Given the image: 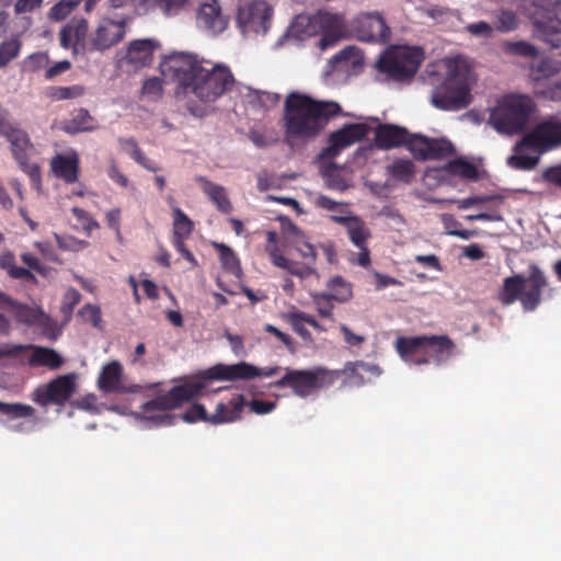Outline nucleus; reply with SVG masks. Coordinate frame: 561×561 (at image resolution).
Returning <instances> with one entry per match:
<instances>
[{"mask_svg": "<svg viewBox=\"0 0 561 561\" xmlns=\"http://www.w3.org/2000/svg\"><path fill=\"white\" fill-rule=\"evenodd\" d=\"M119 144L138 164L152 172L159 171L160 168L145 156L134 138L119 139Z\"/></svg>", "mask_w": 561, "mask_h": 561, "instance_id": "37", "label": "nucleus"}, {"mask_svg": "<svg viewBox=\"0 0 561 561\" xmlns=\"http://www.w3.org/2000/svg\"><path fill=\"white\" fill-rule=\"evenodd\" d=\"M94 129V118L88 110L82 107L73 113L72 118L65 126V131L69 134L92 131Z\"/></svg>", "mask_w": 561, "mask_h": 561, "instance_id": "33", "label": "nucleus"}, {"mask_svg": "<svg viewBox=\"0 0 561 561\" xmlns=\"http://www.w3.org/2000/svg\"><path fill=\"white\" fill-rule=\"evenodd\" d=\"M158 47L159 44L153 39H135L127 46L122 60L137 69L149 66Z\"/></svg>", "mask_w": 561, "mask_h": 561, "instance_id": "24", "label": "nucleus"}, {"mask_svg": "<svg viewBox=\"0 0 561 561\" xmlns=\"http://www.w3.org/2000/svg\"><path fill=\"white\" fill-rule=\"evenodd\" d=\"M330 293H321L322 298H333L339 302H345L352 297L351 285L342 276H334L328 282Z\"/></svg>", "mask_w": 561, "mask_h": 561, "instance_id": "34", "label": "nucleus"}, {"mask_svg": "<svg viewBox=\"0 0 561 561\" xmlns=\"http://www.w3.org/2000/svg\"><path fill=\"white\" fill-rule=\"evenodd\" d=\"M79 314L85 322H91L95 328H99L102 322L101 310L98 306L87 304L80 309Z\"/></svg>", "mask_w": 561, "mask_h": 561, "instance_id": "55", "label": "nucleus"}, {"mask_svg": "<svg viewBox=\"0 0 561 561\" xmlns=\"http://www.w3.org/2000/svg\"><path fill=\"white\" fill-rule=\"evenodd\" d=\"M542 178L546 182H549L561 188V163L547 168L542 172Z\"/></svg>", "mask_w": 561, "mask_h": 561, "instance_id": "64", "label": "nucleus"}, {"mask_svg": "<svg viewBox=\"0 0 561 561\" xmlns=\"http://www.w3.org/2000/svg\"><path fill=\"white\" fill-rule=\"evenodd\" d=\"M21 46V41L16 37H11L0 44V68L7 66L19 55Z\"/></svg>", "mask_w": 561, "mask_h": 561, "instance_id": "47", "label": "nucleus"}, {"mask_svg": "<svg viewBox=\"0 0 561 561\" xmlns=\"http://www.w3.org/2000/svg\"><path fill=\"white\" fill-rule=\"evenodd\" d=\"M121 218L122 211L119 208H113L105 213V219L108 228L114 230L117 234L121 233Z\"/></svg>", "mask_w": 561, "mask_h": 561, "instance_id": "63", "label": "nucleus"}, {"mask_svg": "<svg viewBox=\"0 0 561 561\" xmlns=\"http://www.w3.org/2000/svg\"><path fill=\"white\" fill-rule=\"evenodd\" d=\"M470 84V69L465 64L455 61L449 66L446 79L434 89L431 102L442 111L466 108L472 101Z\"/></svg>", "mask_w": 561, "mask_h": 561, "instance_id": "7", "label": "nucleus"}, {"mask_svg": "<svg viewBox=\"0 0 561 561\" xmlns=\"http://www.w3.org/2000/svg\"><path fill=\"white\" fill-rule=\"evenodd\" d=\"M422 60L420 48L399 46L386 50L378 59L377 68L389 78L403 81L414 77Z\"/></svg>", "mask_w": 561, "mask_h": 561, "instance_id": "11", "label": "nucleus"}, {"mask_svg": "<svg viewBox=\"0 0 561 561\" xmlns=\"http://www.w3.org/2000/svg\"><path fill=\"white\" fill-rule=\"evenodd\" d=\"M536 36L550 45L551 48L561 47V20L556 14L545 15V19L534 21Z\"/></svg>", "mask_w": 561, "mask_h": 561, "instance_id": "29", "label": "nucleus"}, {"mask_svg": "<svg viewBox=\"0 0 561 561\" xmlns=\"http://www.w3.org/2000/svg\"><path fill=\"white\" fill-rule=\"evenodd\" d=\"M352 27L362 42L386 43L391 35L390 27L378 12L359 14L354 20Z\"/></svg>", "mask_w": 561, "mask_h": 561, "instance_id": "19", "label": "nucleus"}, {"mask_svg": "<svg viewBox=\"0 0 561 561\" xmlns=\"http://www.w3.org/2000/svg\"><path fill=\"white\" fill-rule=\"evenodd\" d=\"M0 414L5 416L7 421L28 419L34 416L35 409L25 403H8L0 401Z\"/></svg>", "mask_w": 561, "mask_h": 561, "instance_id": "35", "label": "nucleus"}, {"mask_svg": "<svg viewBox=\"0 0 561 561\" xmlns=\"http://www.w3.org/2000/svg\"><path fill=\"white\" fill-rule=\"evenodd\" d=\"M426 335L399 336L394 342V348L399 356L412 365H422L417 360L424 355Z\"/></svg>", "mask_w": 561, "mask_h": 561, "instance_id": "28", "label": "nucleus"}, {"mask_svg": "<svg viewBox=\"0 0 561 561\" xmlns=\"http://www.w3.org/2000/svg\"><path fill=\"white\" fill-rule=\"evenodd\" d=\"M560 64L550 58H543L538 64L531 67V80L535 84H542V82L556 79L560 72Z\"/></svg>", "mask_w": 561, "mask_h": 561, "instance_id": "31", "label": "nucleus"}, {"mask_svg": "<svg viewBox=\"0 0 561 561\" xmlns=\"http://www.w3.org/2000/svg\"><path fill=\"white\" fill-rule=\"evenodd\" d=\"M370 129V126L365 123L345 124L342 128L330 134L329 145L321 150L320 158H336L342 150L366 138Z\"/></svg>", "mask_w": 561, "mask_h": 561, "instance_id": "16", "label": "nucleus"}, {"mask_svg": "<svg viewBox=\"0 0 561 561\" xmlns=\"http://www.w3.org/2000/svg\"><path fill=\"white\" fill-rule=\"evenodd\" d=\"M27 350L32 351V354L27 359V364L31 367H46L55 370L64 364V358L55 350L37 345L1 344L0 359L3 357H18Z\"/></svg>", "mask_w": 561, "mask_h": 561, "instance_id": "17", "label": "nucleus"}, {"mask_svg": "<svg viewBox=\"0 0 561 561\" xmlns=\"http://www.w3.org/2000/svg\"><path fill=\"white\" fill-rule=\"evenodd\" d=\"M508 164L517 170H533L539 162V157L529 154H513L507 160Z\"/></svg>", "mask_w": 561, "mask_h": 561, "instance_id": "52", "label": "nucleus"}, {"mask_svg": "<svg viewBox=\"0 0 561 561\" xmlns=\"http://www.w3.org/2000/svg\"><path fill=\"white\" fill-rule=\"evenodd\" d=\"M548 285L547 276L536 264L528 267V276L516 274L504 278L497 299L503 306L519 300L525 311H534L541 302V293Z\"/></svg>", "mask_w": 561, "mask_h": 561, "instance_id": "6", "label": "nucleus"}, {"mask_svg": "<svg viewBox=\"0 0 561 561\" xmlns=\"http://www.w3.org/2000/svg\"><path fill=\"white\" fill-rule=\"evenodd\" d=\"M159 382L145 386L124 383L123 366L117 360H112L103 366L98 378V387L105 393H147L152 391L154 397L141 404V413L145 419L154 421L157 424L164 423L168 415H152L153 412H164L181 407L184 402L203 393L204 383L201 381H188L175 386L167 392H157Z\"/></svg>", "mask_w": 561, "mask_h": 561, "instance_id": "2", "label": "nucleus"}, {"mask_svg": "<svg viewBox=\"0 0 561 561\" xmlns=\"http://www.w3.org/2000/svg\"><path fill=\"white\" fill-rule=\"evenodd\" d=\"M453 152L454 147L450 141L430 138V145L426 152L428 160L444 159L451 156Z\"/></svg>", "mask_w": 561, "mask_h": 561, "instance_id": "44", "label": "nucleus"}, {"mask_svg": "<svg viewBox=\"0 0 561 561\" xmlns=\"http://www.w3.org/2000/svg\"><path fill=\"white\" fill-rule=\"evenodd\" d=\"M409 131L407 128L392 125L379 124L375 129V146L378 149L389 150L405 145Z\"/></svg>", "mask_w": 561, "mask_h": 561, "instance_id": "25", "label": "nucleus"}, {"mask_svg": "<svg viewBox=\"0 0 561 561\" xmlns=\"http://www.w3.org/2000/svg\"><path fill=\"white\" fill-rule=\"evenodd\" d=\"M389 172L393 179L409 183L414 175V163L411 160L398 159L389 167Z\"/></svg>", "mask_w": 561, "mask_h": 561, "instance_id": "43", "label": "nucleus"}, {"mask_svg": "<svg viewBox=\"0 0 561 561\" xmlns=\"http://www.w3.org/2000/svg\"><path fill=\"white\" fill-rule=\"evenodd\" d=\"M159 68L165 79L176 83L178 96H193L203 103L215 102L234 84L228 67H207L191 54L173 53L164 57Z\"/></svg>", "mask_w": 561, "mask_h": 561, "instance_id": "1", "label": "nucleus"}, {"mask_svg": "<svg viewBox=\"0 0 561 561\" xmlns=\"http://www.w3.org/2000/svg\"><path fill=\"white\" fill-rule=\"evenodd\" d=\"M196 22L203 30L218 35L228 27L229 16L222 13L218 0H202L197 8Z\"/></svg>", "mask_w": 561, "mask_h": 561, "instance_id": "20", "label": "nucleus"}, {"mask_svg": "<svg viewBox=\"0 0 561 561\" xmlns=\"http://www.w3.org/2000/svg\"><path fill=\"white\" fill-rule=\"evenodd\" d=\"M330 218L333 222L339 224L346 229L348 238L355 247L367 245V241L371 238V232L360 217L356 215H332Z\"/></svg>", "mask_w": 561, "mask_h": 561, "instance_id": "26", "label": "nucleus"}, {"mask_svg": "<svg viewBox=\"0 0 561 561\" xmlns=\"http://www.w3.org/2000/svg\"><path fill=\"white\" fill-rule=\"evenodd\" d=\"M162 81L157 77L147 79L142 85V93L148 95L159 96L162 94Z\"/></svg>", "mask_w": 561, "mask_h": 561, "instance_id": "62", "label": "nucleus"}, {"mask_svg": "<svg viewBox=\"0 0 561 561\" xmlns=\"http://www.w3.org/2000/svg\"><path fill=\"white\" fill-rule=\"evenodd\" d=\"M245 405L243 394H234L228 401H221L216 405L215 412L209 416L210 424L231 423L241 419Z\"/></svg>", "mask_w": 561, "mask_h": 561, "instance_id": "27", "label": "nucleus"}, {"mask_svg": "<svg viewBox=\"0 0 561 561\" xmlns=\"http://www.w3.org/2000/svg\"><path fill=\"white\" fill-rule=\"evenodd\" d=\"M467 31L474 36L491 37L493 34V27L491 24L479 21L467 25Z\"/></svg>", "mask_w": 561, "mask_h": 561, "instance_id": "58", "label": "nucleus"}, {"mask_svg": "<svg viewBox=\"0 0 561 561\" xmlns=\"http://www.w3.org/2000/svg\"><path fill=\"white\" fill-rule=\"evenodd\" d=\"M280 366L260 368L247 362L232 365L217 364L199 374L196 381L204 383L209 380H249L256 377H273L279 373Z\"/></svg>", "mask_w": 561, "mask_h": 561, "instance_id": "12", "label": "nucleus"}, {"mask_svg": "<svg viewBox=\"0 0 561 561\" xmlns=\"http://www.w3.org/2000/svg\"><path fill=\"white\" fill-rule=\"evenodd\" d=\"M447 171L466 180L476 181L479 178L477 167L462 159H456L447 164Z\"/></svg>", "mask_w": 561, "mask_h": 561, "instance_id": "40", "label": "nucleus"}, {"mask_svg": "<svg viewBox=\"0 0 561 561\" xmlns=\"http://www.w3.org/2000/svg\"><path fill=\"white\" fill-rule=\"evenodd\" d=\"M291 27L300 38L320 35L318 46L325 50L335 46L342 38L346 23L342 13L319 10L311 15H297Z\"/></svg>", "mask_w": 561, "mask_h": 561, "instance_id": "8", "label": "nucleus"}, {"mask_svg": "<svg viewBox=\"0 0 561 561\" xmlns=\"http://www.w3.org/2000/svg\"><path fill=\"white\" fill-rule=\"evenodd\" d=\"M250 103L263 110L276 106L280 100L279 94L255 90L249 94Z\"/></svg>", "mask_w": 561, "mask_h": 561, "instance_id": "45", "label": "nucleus"}, {"mask_svg": "<svg viewBox=\"0 0 561 561\" xmlns=\"http://www.w3.org/2000/svg\"><path fill=\"white\" fill-rule=\"evenodd\" d=\"M428 145L430 138L417 134H409L408 140L405 141V146L411 151L413 157L423 161L428 160V156H426Z\"/></svg>", "mask_w": 561, "mask_h": 561, "instance_id": "41", "label": "nucleus"}, {"mask_svg": "<svg viewBox=\"0 0 561 561\" xmlns=\"http://www.w3.org/2000/svg\"><path fill=\"white\" fill-rule=\"evenodd\" d=\"M414 261L426 268H432L437 272L443 271V266L440 264L439 257L435 254H426V255L419 254V255H415Z\"/></svg>", "mask_w": 561, "mask_h": 561, "instance_id": "60", "label": "nucleus"}, {"mask_svg": "<svg viewBox=\"0 0 561 561\" xmlns=\"http://www.w3.org/2000/svg\"><path fill=\"white\" fill-rule=\"evenodd\" d=\"M520 146H526L540 153L560 147L561 119L557 115L545 117L523 138Z\"/></svg>", "mask_w": 561, "mask_h": 561, "instance_id": "13", "label": "nucleus"}, {"mask_svg": "<svg viewBox=\"0 0 561 561\" xmlns=\"http://www.w3.org/2000/svg\"><path fill=\"white\" fill-rule=\"evenodd\" d=\"M519 21L511 10H501L495 16V28L501 33H508L518 27Z\"/></svg>", "mask_w": 561, "mask_h": 561, "instance_id": "46", "label": "nucleus"}, {"mask_svg": "<svg viewBox=\"0 0 561 561\" xmlns=\"http://www.w3.org/2000/svg\"><path fill=\"white\" fill-rule=\"evenodd\" d=\"M554 7L553 0H525V9L528 14L535 20L538 14H551Z\"/></svg>", "mask_w": 561, "mask_h": 561, "instance_id": "51", "label": "nucleus"}, {"mask_svg": "<svg viewBox=\"0 0 561 561\" xmlns=\"http://www.w3.org/2000/svg\"><path fill=\"white\" fill-rule=\"evenodd\" d=\"M341 114L342 107L334 101H319L307 94L290 92L285 99L282 117L285 142L294 147L316 139L330 119Z\"/></svg>", "mask_w": 561, "mask_h": 561, "instance_id": "3", "label": "nucleus"}, {"mask_svg": "<svg viewBox=\"0 0 561 561\" xmlns=\"http://www.w3.org/2000/svg\"><path fill=\"white\" fill-rule=\"evenodd\" d=\"M84 94V88L79 84L71 87H54L50 89L49 96L55 101L80 98Z\"/></svg>", "mask_w": 561, "mask_h": 561, "instance_id": "50", "label": "nucleus"}, {"mask_svg": "<svg viewBox=\"0 0 561 561\" xmlns=\"http://www.w3.org/2000/svg\"><path fill=\"white\" fill-rule=\"evenodd\" d=\"M209 416L210 414L206 412L203 404L195 403L183 414V420L190 423L196 421H205L209 423Z\"/></svg>", "mask_w": 561, "mask_h": 561, "instance_id": "56", "label": "nucleus"}, {"mask_svg": "<svg viewBox=\"0 0 561 561\" xmlns=\"http://www.w3.org/2000/svg\"><path fill=\"white\" fill-rule=\"evenodd\" d=\"M288 243L298 252L304 260L302 262L287 259L278 248L277 232H266L265 252L267 253L272 264L287 271L290 275L300 279H307L313 275H318L316 268L318 257L316 248L310 242L307 234L296 225H291L288 229Z\"/></svg>", "mask_w": 561, "mask_h": 561, "instance_id": "4", "label": "nucleus"}, {"mask_svg": "<svg viewBox=\"0 0 561 561\" xmlns=\"http://www.w3.org/2000/svg\"><path fill=\"white\" fill-rule=\"evenodd\" d=\"M0 136L10 144V151L19 167L35 184L41 182V169L36 163L30 162L35 146L26 130L21 128L12 118L8 108L0 105Z\"/></svg>", "mask_w": 561, "mask_h": 561, "instance_id": "9", "label": "nucleus"}, {"mask_svg": "<svg viewBox=\"0 0 561 561\" xmlns=\"http://www.w3.org/2000/svg\"><path fill=\"white\" fill-rule=\"evenodd\" d=\"M82 0H59L49 10L48 16L54 21H61L66 19L81 2Z\"/></svg>", "mask_w": 561, "mask_h": 561, "instance_id": "48", "label": "nucleus"}, {"mask_svg": "<svg viewBox=\"0 0 561 561\" xmlns=\"http://www.w3.org/2000/svg\"><path fill=\"white\" fill-rule=\"evenodd\" d=\"M81 301V294L76 288H69L62 298L61 312L65 317H71L75 307Z\"/></svg>", "mask_w": 561, "mask_h": 561, "instance_id": "53", "label": "nucleus"}, {"mask_svg": "<svg viewBox=\"0 0 561 561\" xmlns=\"http://www.w3.org/2000/svg\"><path fill=\"white\" fill-rule=\"evenodd\" d=\"M76 378L73 375L58 376L44 387L34 390L33 400L42 405H64L76 391Z\"/></svg>", "mask_w": 561, "mask_h": 561, "instance_id": "18", "label": "nucleus"}, {"mask_svg": "<svg viewBox=\"0 0 561 561\" xmlns=\"http://www.w3.org/2000/svg\"><path fill=\"white\" fill-rule=\"evenodd\" d=\"M536 110L537 105L531 96L506 94L491 110L488 124L500 134L517 135L525 130Z\"/></svg>", "mask_w": 561, "mask_h": 561, "instance_id": "5", "label": "nucleus"}, {"mask_svg": "<svg viewBox=\"0 0 561 561\" xmlns=\"http://www.w3.org/2000/svg\"><path fill=\"white\" fill-rule=\"evenodd\" d=\"M88 21L83 18H73L65 24L59 32L60 46L65 49H71L73 55L79 51H87L88 45Z\"/></svg>", "mask_w": 561, "mask_h": 561, "instance_id": "21", "label": "nucleus"}, {"mask_svg": "<svg viewBox=\"0 0 561 561\" xmlns=\"http://www.w3.org/2000/svg\"><path fill=\"white\" fill-rule=\"evenodd\" d=\"M198 181L203 183V192L217 206L219 211L224 214L232 211V204L224 186L213 183L203 176L198 178Z\"/></svg>", "mask_w": 561, "mask_h": 561, "instance_id": "30", "label": "nucleus"}, {"mask_svg": "<svg viewBox=\"0 0 561 561\" xmlns=\"http://www.w3.org/2000/svg\"><path fill=\"white\" fill-rule=\"evenodd\" d=\"M250 410L259 415L268 414L276 408V402L273 401H262V400H252L249 403Z\"/></svg>", "mask_w": 561, "mask_h": 561, "instance_id": "61", "label": "nucleus"}, {"mask_svg": "<svg viewBox=\"0 0 561 561\" xmlns=\"http://www.w3.org/2000/svg\"><path fill=\"white\" fill-rule=\"evenodd\" d=\"M21 261L31 270L35 272L46 275L47 268L41 263L39 259L30 252H24L21 254Z\"/></svg>", "mask_w": 561, "mask_h": 561, "instance_id": "59", "label": "nucleus"}, {"mask_svg": "<svg viewBox=\"0 0 561 561\" xmlns=\"http://www.w3.org/2000/svg\"><path fill=\"white\" fill-rule=\"evenodd\" d=\"M4 308L11 310L18 322L28 325L37 323L42 314L37 309L14 300H12V304H5Z\"/></svg>", "mask_w": 561, "mask_h": 561, "instance_id": "36", "label": "nucleus"}, {"mask_svg": "<svg viewBox=\"0 0 561 561\" xmlns=\"http://www.w3.org/2000/svg\"><path fill=\"white\" fill-rule=\"evenodd\" d=\"M173 217V239H187L194 229L193 221L180 208H174Z\"/></svg>", "mask_w": 561, "mask_h": 561, "instance_id": "39", "label": "nucleus"}, {"mask_svg": "<svg viewBox=\"0 0 561 561\" xmlns=\"http://www.w3.org/2000/svg\"><path fill=\"white\" fill-rule=\"evenodd\" d=\"M320 174L324 180L325 187L333 191L344 192L350 185L345 178L339 171L335 162H329L320 169Z\"/></svg>", "mask_w": 561, "mask_h": 561, "instance_id": "32", "label": "nucleus"}, {"mask_svg": "<svg viewBox=\"0 0 561 561\" xmlns=\"http://www.w3.org/2000/svg\"><path fill=\"white\" fill-rule=\"evenodd\" d=\"M285 375L272 383L273 387L291 389L293 393L299 398H308L327 388L336 380L339 373L330 370L322 366H316L310 369L284 368Z\"/></svg>", "mask_w": 561, "mask_h": 561, "instance_id": "10", "label": "nucleus"}, {"mask_svg": "<svg viewBox=\"0 0 561 561\" xmlns=\"http://www.w3.org/2000/svg\"><path fill=\"white\" fill-rule=\"evenodd\" d=\"M50 170L54 175L67 184H73L79 180L80 158L76 150L67 153H57L50 160Z\"/></svg>", "mask_w": 561, "mask_h": 561, "instance_id": "23", "label": "nucleus"}, {"mask_svg": "<svg viewBox=\"0 0 561 561\" xmlns=\"http://www.w3.org/2000/svg\"><path fill=\"white\" fill-rule=\"evenodd\" d=\"M534 92L546 100L561 101V78L542 82V84H535Z\"/></svg>", "mask_w": 561, "mask_h": 561, "instance_id": "42", "label": "nucleus"}, {"mask_svg": "<svg viewBox=\"0 0 561 561\" xmlns=\"http://www.w3.org/2000/svg\"><path fill=\"white\" fill-rule=\"evenodd\" d=\"M215 248L219 253L222 268L234 275H239L241 273L240 261L232 249L224 243H216Z\"/></svg>", "mask_w": 561, "mask_h": 561, "instance_id": "38", "label": "nucleus"}, {"mask_svg": "<svg viewBox=\"0 0 561 561\" xmlns=\"http://www.w3.org/2000/svg\"><path fill=\"white\" fill-rule=\"evenodd\" d=\"M190 0H159L158 8L167 15L174 16L183 11Z\"/></svg>", "mask_w": 561, "mask_h": 561, "instance_id": "54", "label": "nucleus"}, {"mask_svg": "<svg viewBox=\"0 0 561 561\" xmlns=\"http://www.w3.org/2000/svg\"><path fill=\"white\" fill-rule=\"evenodd\" d=\"M128 21L127 16L121 20L102 19L89 36L88 45L84 46L87 51H104L121 43L126 35Z\"/></svg>", "mask_w": 561, "mask_h": 561, "instance_id": "14", "label": "nucleus"}, {"mask_svg": "<svg viewBox=\"0 0 561 561\" xmlns=\"http://www.w3.org/2000/svg\"><path fill=\"white\" fill-rule=\"evenodd\" d=\"M424 355L417 360L422 365L434 363L439 366L455 354L456 344L448 335H426Z\"/></svg>", "mask_w": 561, "mask_h": 561, "instance_id": "22", "label": "nucleus"}, {"mask_svg": "<svg viewBox=\"0 0 561 561\" xmlns=\"http://www.w3.org/2000/svg\"><path fill=\"white\" fill-rule=\"evenodd\" d=\"M300 317H306V312L295 311L290 312L287 316L288 322L290 323L293 330L306 342L312 341V335L310 331L306 328L307 321L300 319Z\"/></svg>", "mask_w": 561, "mask_h": 561, "instance_id": "49", "label": "nucleus"}, {"mask_svg": "<svg viewBox=\"0 0 561 561\" xmlns=\"http://www.w3.org/2000/svg\"><path fill=\"white\" fill-rule=\"evenodd\" d=\"M273 9L264 0H254L239 7L238 26L244 33L265 34L272 23Z\"/></svg>", "mask_w": 561, "mask_h": 561, "instance_id": "15", "label": "nucleus"}, {"mask_svg": "<svg viewBox=\"0 0 561 561\" xmlns=\"http://www.w3.org/2000/svg\"><path fill=\"white\" fill-rule=\"evenodd\" d=\"M331 300H333V298H322V297H320V294H317L313 296V301L317 306L318 313L322 318H328V319L333 318V313H332L333 306L330 304Z\"/></svg>", "mask_w": 561, "mask_h": 561, "instance_id": "57", "label": "nucleus"}]
</instances>
